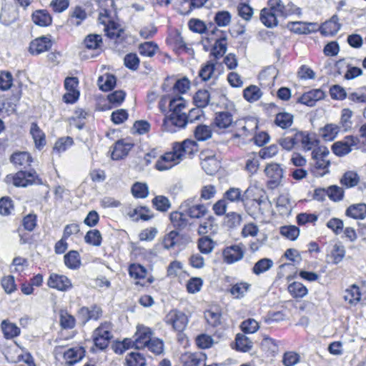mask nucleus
Masks as SVG:
<instances>
[{"instance_id":"0eeeda50","label":"nucleus","mask_w":366,"mask_h":366,"mask_svg":"<svg viewBox=\"0 0 366 366\" xmlns=\"http://www.w3.org/2000/svg\"><path fill=\"white\" fill-rule=\"evenodd\" d=\"M360 142L358 137L348 135L343 139L335 142L332 146V151L338 157H344L352 151L357 149Z\"/></svg>"},{"instance_id":"ddd939ff","label":"nucleus","mask_w":366,"mask_h":366,"mask_svg":"<svg viewBox=\"0 0 366 366\" xmlns=\"http://www.w3.org/2000/svg\"><path fill=\"white\" fill-rule=\"evenodd\" d=\"M180 209L189 217L199 219L204 217L207 209L204 204H194L193 199H188L184 201Z\"/></svg>"},{"instance_id":"39448f33","label":"nucleus","mask_w":366,"mask_h":366,"mask_svg":"<svg viewBox=\"0 0 366 366\" xmlns=\"http://www.w3.org/2000/svg\"><path fill=\"white\" fill-rule=\"evenodd\" d=\"M257 127V120L254 118L237 119L231 132L234 133V137L246 138L252 136Z\"/></svg>"},{"instance_id":"49530a36","label":"nucleus","mask_w":366,"mask_h":366,"mask_svg":"<svg viewBox=\"0 0 366 366\" xmlns=\"http://www.w3.org/2000/svg\"><path fill=\"white\" fill-rule=\"evenodd\" d=\"M274 123L282 129H287L293 123V116L288 112L278 113L275 117Z\"/></svg>"},{"instance_id":"13d9d810","label":"nucleus","mask_w":366,"mask_h":366,"mask_svg":"<svg viewBox=\"0 0 366 366\" xmlns=\"http://www.w3.org/2000/svg\"><path fill=\"white\" fill-rule=\"evenodd\" d=\"M259 154L252 153L248 155L245 164V169L252 174L257 173L259 167Z\"/></svg>"},{"instance_id":"72a5a7b5","label":"nucleus","mask_w":366,"mask_h":366,"mask_svg":"<svg viewBox=\"0 0 366 366\" xmlns=\"http://www.w3.org/2000/svg\"><path fill=\"white\" fill-rule=\"evenodd\" d=\"M277 14L269 8L262 9L260 13V20L267 27L271 28L276 26L278 24Z\"/></svg>"},{"instance_id":"4468645a","label":"nucleus","mask_w":366,"mask_h":366,"mask_svg":"<svg viewBox=\"0 0 366 366\" xmlns=\"http://www.w3.org/2000/svg\"><path fill=\"white\" fill-rule=\"evenodd\" d=\"M153 331L151 328L143 325L137 326V331L134 335V347L137 349H142L146 347L152 338Z\"/></svg>"},{"instance_id":"f704fd0d","label":"nucleus","mask_w":366,"mask_h":366,"mask_svg":"<svg viewBox=\"0 0 366 366\" xmlns=\"http://www.w3.org/2000/svg\"><path fill=\"white\" fill-rule=\"evenodd\" d=\"M169 41L170 44L174 47V49L178 53H190L192 51L190 48L187 46L183 37L179 33L172 35Z\"/></svg>"},{"instance_id":"393cba45","label":"nucleus","mask_w":366,"mask_h":366,"mask_svg":"<svg viewBox=\"0 0 366 366\" xmlns=\"http://www.w3.org/2000/svg\"><path fill=\"white\" fill-rule=\"evenodd\" d=\"M29 132L33 138L36 148L41 149L46 145V137L44 132L36 123L33 122L31 124Z\"/></svg>"},{"instance_id":"20e7f679","label":"nucleus","mask_w":366,"mask_h":366,"mask_svg":"<svg viewBox=\"0 0 366 366\" xmlns=\"http://www.w3.org/2000/svg\"><path fill=\"white\" fill-rule=\"evenodd\" d=\"M5 182L18 187H26L29 185L44 184L42 179L34 170L29 172L21 170L14 174H8L5 178Z\"/></svg>"},{"instance_id":"ea45409f","label":"nucleus","mask_w":366,"mask_h":366,"mask_svg":"<svg viewBox=\"0 0 366 366\" xmlns=\"http://www.w3.org/2000/svg\"><path fill=\"white\" fill-rule=\"evenodd\" d=\"M253 347V342L244 334L238 333L235 337V349L239 352H247Z\"/></svg>"},{"instance_id":"052dcab7","label":"nucleus","mask_w":366,"mask_h":366,"mask_svg":"<svg viewBox=\"0 0 366 366\" xmlns=\"http://www.w3.org/2000/svg\"><path fill=\"white\" fill-rule=\"evenodd\" d=\"M16 19V11L12 7H4L1 10L0 15L1 21L5 25H10Z\"/></svg>"},{"instance_id":"680f3d73","label":"nucleus","mask_w":366,"mask_h":366,"mask_svg":"<svg viewBox=\"0 0 366 366\" xmlns=\"http://www.w3.org/2000/svg\"><path fill=\"white\" fill-rule=\"evenodd\" d=\"M84 240L90 245L99 247L102 244V237L98 229H92L86 232Z\"/></svg>"},{"instance_id":"f257e3e1","label":"nucleus","mask_w":366,"mask_h":366,"mask_svg":"<svg viewBox=\"0 0 366 366\" xmlns=\"http://www.w3.org/2000/svg\"><path fill=\"white\" fill-rule=\"evenodd\" d=\"M197 143L191 139H185L182 142H175L172 151L162 155L155 164L159 171L168 170L180 163L183 159L189 157L198 152Z\"/></svg>"},{"instance_id":"2eb2a0df","label":"nucleus","mask_w":366,"mask_h":366,"mask_svg":"<svg viewBox=\"0 0 366 366\" xmlns=\"http://www.w3.org/2000/svg\"><path fill=\"white\" fill-rule=\"evenodd\" d=\"M47 285L59 291H66L72 286L71 280L67 277L56 273L50 274Z\"/></svg>"},{"instance_id":"3c124183","label":"nucleus","mask_w":366,"mask_h":366,"mask_svg":"<svg viewBox=\"0 0 366 366\" xmlns=\"http://www.w3.org/2000/svg\"><path fill=\"white\" fill-rule=\"evenodd\" d=\"M346 214L354 219H364L366 217V204H358L350 206L347 209Z\"/></svg>"},{"instance_id":"de8ad7c7","label":"nucleus","mask_w":366,"mask_h":366,"mask_svg":"<svg viewBox=\"0 0 366 366\" xmlns=\"http://www.w3.org/2000/svg\"><path fill=\"white\" fill-rule=\"evenodd\" d=\"M273 261L271 259H261L254 264L252 268V272L256 275H259L270 269L273 267Z\"/></svg>"},{"instance_id":"864d4df0","label":"nucleus","mask_w":366,"mask_h":366,"mask_svg":"<svg viewBox=\"0 0 366 366\" xmlns=\"http://www.w3.org/2000/svg\"><path fill=\"white\" fill-rule=\"evenodd\" d=\"M153 206L159 212H167L172 207L170 200L165 196L158 195L152 199Z\"/></svg>"},{"instance_id":"4be33fe9","label":"nucleus","mask_w":366,"mask_h":366,"mask_svg":"<svg viewBox=\"0 0 366 366\" xmlns=\"http://www.w3.org/2000/svg\"><path fill=\"white\" fill-rule=\"evenodd\" d=\"M51 46V41L48 38L42 36L37 38L31 42L29 51L32 54L38 55L48 51Z\"/></svg>"},{"instance_id":"7ed1b4c3","label":"nucleus","mask_w":366,"mask_h":366,"mask_svg":"<svg viewBox=\"0 0 366 366\" xmlns=\"http://www.w3.org/2000/svg\"><path fill=\"white\" fill-rule=\"evenodd\" d=\"M244 207L248 214L254 219L272 214V203L263 190L260 191L258 198L244 203Z\"/></svg>"},{"instance_id":"c03bdc74","label":"nucleus","mask_w":366,"mask_h":366,"mask_svg":"<svg viewBox=\"0 0 366 366\" xmlns=\"http://www.w3.org/2000/svg\"><path fill=\"white\" fill-rule=\"evenodd\" d=\"M360 177L357 172L354 171H347L342 177L340 182L346 187L351 188L357 186L360 182Z\"/></svg>"},{"instance_id":"423d86ee","label":"nucleus","mask_w":366,"mask_h":366,"mask_svg":"<svg viewBox=\"0 0 366 366\" xmlns=\"http://www.w3.org/2000/svg\"><path fill=\"white\" fill-rule=\"evenodd\" d=\"M92 337L94 347L97 349L103 350L107 348L112 337L111 323L107 322L102 323L94 330Z\"/></svg>"},{"instance_id":"9d476101","label":"nucleus","mask_w":366,"mask_h":366,"mask_svg":"<svg viewBox=\"0 0 366 366\" xmlns=\"http://www.w3.org/2000/svg\"><path fill=\"white\" fill-rule=\"evenodd\" d=\"M164 321L166 324L171 325L174 330L178 332L183 331L188 324L187 315L176 310H171L166 315Z\"/></svg>"},{"instance_id":"6ab92c4d","label":"nucleus","mask_w":366,"mask_h":366,"mask_svg":"<svg viewBox=\"0 0 366 366\" xmlns=\"http://www.w3.org/2000/svg\"><path fill=\"white\" fill-rule=\"evenodd\" d=\"M201 165L207 174L212 175L220 167V162L215 155H207V153H202L201 156Z\"/></svg>"},{"instance_id":"5fc2aeb1","label":"nucleus","mask_w":366,"mask_h":366,"mask_svg":"<svg viewBox=\"0 0 366 366\" xmlns=\"http://www.w3.org/2000/svg\"><path fill=\"white\" fill-rule=\"evenodd\" d=\"M74 144V140L70 137H63L59 138L54 144L53 152L61 154L67 150Z\"/></svg>"},{"instance_id":"aec40b11","label":"nucleus","mask_w":366,"mask_h":366,"mask_svg":"<svg viewBox=\"0 0 366 366\" xmlns=\"http://www.w3.org/2000/svg\"><path fill=\"white\" fill-rule=\"evenodd\" d=\"M227 50V36L222 34L214 40V44L210 51V56L214 58V61H217L222 57Z\"/></svg>"},{"instance_id":"a878e982","label":"nucleus","mask_w":366,"mask_h":366,"mask_svg":"<svg viewBox=\"0 0 366 366\" xmlns=\"http://www.w3.org/2000/svg\"><path fill=\"white\" fill-rule=\"evenodd\" d=\"M132 146L131 143H127L122 140L117 141L114 146L112 158L116 160L123 158L128 154Z\"/></svg>"},{"instance_id":"9b49d317","label":"nucleus","mask_w":366,"mask_h":366,"mask_svg":"<svg viewBox=\"0 0 366 366\" xmlns=\"http://www.w3.org/2000/svg\"><path fill=\"white\" fill-rule=\"evenodd\" d=\"M244 253V247L242 244H233L224 249L222 252L223 260L227 264H234L242 259Z\"/></svg>"},{"instance_id":"4c0bfd02","label":"nucleus","mask_w":366,"mask_h":366,"mask_svg":"<svg viewBox=\"0 0 366 366\" xmlns=\"http://www.w3.org/2000/svg\"><path fill=\"white\" fill-rule=\"evenodd\" d=\"M180 242L179 234L176 230H172L167 234L162 239V246L166 249H174Z\"/></svg>"},{"instance_id":"cd10ccee","label":"nucleus","mask_w":366,"mask_h":366,"mask_svg":"<svg viewBox=\"0 0 366 366\" xmlns=\"http://www.w3.org/2000/svg\"><path fill=\"white\" fill-rule=\"evenodd\" d=\"M1 329L6 339H12L20 335V328L8 320H4L1 323Z\"/></svg>"},{"instance_id":"7c9ffc66","label":"nucleus","mask_w":366,"mask_h":366,"mask_svg":"<svg viewBox=\"0 0 366 366\" xmlns=\"http://www.w3.org/2000/svg\"><path fill=\"white\" fill-rule=\"evenodd\" d=\"M11 162L16 166L26 168L31 165L33 159L31 154L26 152H18L14 153L11 158Z\"/></svg>"},{"instance_id":"774afa93","label":"nucleus","mask_w":366,"mask_h":366,"mask_svg":"<svg viewBox=\"0 0 366 366\" xmlns=\"http://www.w3.org/2000/svg\"><path fill=\"white\" fill-rule=\"evenodd\" d=\"M131 217L135 219H141L142 220H149L152 217L150 210L145 207H138L134 208L129 214Z\"/></svg>"},{"instance_id":"e2e57ef3","label":"nucleus","mask_w":366,"mask_h":366,"mask_svg":"<svg viewBox=\"0 0 366 366\" xmlns=\"http://www.w3.org/2000/svg\"><path fill=\"white\" fill-rule=\"evenodd\" d=\"M262 93L258 86L251 85L244 90V97L249 102H254L259 99Z\"/></svg>"},{"instance_id":"f3484780","label":"nucleus","mask_w":366,"mask_h":366,"mask_svg":"<svg viewBox=\"0 0 366 366\" xmlns=\"http://www.w3.org/2000/svg\"><path fill=\"white\" fill-rule=\"evenodd\" d=\"M297 144H300L302 149L305 152L313 150L317 147L319 141L314 137L307 132H297L296 138Z\"/></svg>"},{"instance_id":"bf43d9fd","label":"nucleus","mask_w":366,"mask_h":366,"mask_svg":"<svg viewBox=\"0 0 366 366\" xmlns=\"http://www.w3.org/2000/svg\"><path fill=\"white\" fill-rule=\"evenodd\" d=\"M99 89L104 92L112 89L116 84V78L111 74L100 76L98 79Z\"/></svg>"},{"instance_id":"2f4dec72","label":"nucleus","mask_w":366,"mask_h":366,"mask_svg":"<svg viewBox=\"0 0 366 366\" xmlns=\"http://www.w3.org/2000/svg\"><path fill=\"white\" fill-rule=\"evenodd\" d=\"M169 219L172 226L179 230L184 229L188 225V219L185 217V213L183 211H174L171 212Z\"/></svg>"},{"instance_id":"a18cd8bd","label":"nucleus","mask_w":366,"mask_h":366,"mask_svg":"<svg viewBox=\"0 0 366 366\" xmlns=\"http://www.w3.org/2000/svg\"><path fill=\"white\" fill-rule=\"evenodd\" d=\"M194 103L199 108L206 107L210 101V94L206 89H200L196 92L193 97Z\"/></svg>"},{"instance_id":"37998d69","label":"nucleus","mask_w":366,"mask_h":366,"mask_svg":"<svg viewBox=\"0 0 366 366\" xmlns=\"http://www.w3.org/2000/svg\"><path fill=\"white\" fill-rule=\"evenodd\" d=\"M127 366H146L147 361L144 356L139 352H132L126 356Z\"/></svg>"},{"instance_id":"412c9836","label":"nucleus","mask_w":366,"mask_h":366,"mask_svg":"<svg viewBox=\"0 0 366 366\" xmlns=\"http://www.w3.org/2000/svg\"><path fill=\"white\" fill-rule=\"evenodd\" d=\"M325 97V92L320 89H312L303 94L298 99V102L302 104L312 107L315 103Z\"/></svg>"},{"instance_id":"4d7b16f0","label":"nucleus","mask_w":366,"mask_h":366,"mask_svg":"<svg viewBox=\"0 0 366 366\" xmlns=\"http://www.w3.org/2000/svg\"><path fill=\"white\" fill-rule=\"evenodd\" d=\"M217 61L209 60L201 68L199 75L203 81H208L212 78Z\"/></svg>"},{"instance_id":"c85d7f7f","label":"nucleus","mask_w":366,"mask_h":366,"mask_svg":"<svg viewBox=\"0 0 366 366\" xmlns=\"http://www.w3.org/2000/svg\"><path fill=\"white\" fill-rule=\"evenodd\" d=\"M340 127L336 124H327L320 129V134L325 141L334 140L340 132Z\"/></svg>"},{"instance_id":"79ce46f5","label":"nucleus","mask_w":366,"mask_h":366,"mask_svg":"<svg viewBox=\"0 0 366 366\" xmlns=\"http://www.w3.org/2000/svg\"><path fill=\"white\" fill-rule=\"evenodd\" d=\"M34 23L40 26H46L51 24L52 19L50 14L45 10L36 11L32 14Z\"/></svg>"},{"instance_id":"6e6d98bb","label":"nucleus","mask_w":366,"mask_h":366,"mask_svg":"<svg viewBox=\"0 0 366 366\" xmlns=\"http://www.w3.org/2000/svg\"><path fill=\"white\" fill-rule=\"evenodd\" d=\"M186 101L181 96L174 97L169 102L170 112L173 113L177 112V114H186L184 111L186 109Z\"/></svg>"},{"instance_id":"58836bf2","label":"nucleus","mask_w":366,"mask_h":366,"mask_svg":"<svg viewBox=\"0 0 366 366\" xmlns=\"http://www.w3.org/2000/svg\"><path fill=\"white\" fill-rule=\"evenodd\" d=\"M343 297L350 305H356L361 299L360 288L355 285L350 286L345 290Z\"/></svg>"},{"instance_id":"c9c22d12","label":"nucleus","mask_w":366,"mask_h":366,"mask_svg":"<svg viewBox=\"0 0 366 366\" xmlns=\"http://www.w3.org/2000/svg\"><path fill=\"white\" fill-rule=\"evenodd\" d=\"M276 206L282 215L289 214L292 210L289 194L287 193L280 194L277 199Z\"/></svg>"},{"instance_id":"a211bd4d","label":"nucleus","mask_w":366,"mask_h":366,"mask_svg":"<svg viewBox=\"0 0 366 366\" xmlns=\"http://www.w3.org/2000/svg\"><path fill=\"white\" fill-rule=\"evenodd\" d=\"M85 349L82 346H75L67 349L63 355L66 363L73 365L79 362L85 355Z\"/></svg>"},{"instance_id":"bb28decb","label":"nucleus","mask_w":366,"mask_h":366,"mask_svg":"<svg viewBox=\"0 0 366 366\" xmlns=\"http://www.w3.org/2000/svg\"><path fill=\"white\" fill-rule=\"evenodd\" d=\"M251 287V285L247 282H239L232 285L229 290V294L234 299H242L248 292Z\"/></svg>"},{"instance_id":"e433bc0d","label":"nucleus","mask_w":366,"mask_h":366,"mask_svg":"<svg viewBox=\"0 0 366 366\" xmlns=\"http://www.w3.org/2000/svg\"><path fill=\"white\" fill-rule=\"evenodd\" d=\"M315 24L307 23L303 21H291L287 24V28L296 34H308L310 33L314 29Z\"/></svg>"},{"instance_id":"09e8293b","label":"nucleus","mask_w":366,"mask_h":366,"mask_svg":"<svg viewBox=\"0 0 366 366\" xmlns=\"http://www.w3.org/2000/svg\"><path fill=\"white\" fill-rule=\"evenodd\" d=\"M288 291L295 298H302L308 293L307 287L301 282H295L288 286Z\"/></svg>"},{"instance_id":"1a4fd4ad","label":"nucleus","mask_w":366,"mask_h":366,"mask_svg":"<svg viewBox=\"0 0 366 366\" xmlns=\"http://www.w3.org/2000/svg\"><path fill=\"white\" fill-rule=\"evenodd\" d=\"M188 122L187 114L171 112L169 117L164 119L163 127L167 132L173 133L177 129L184 128Z\"/></svg>"},{"instance_id":"a19ab883","label":"nucleus","mask_w":366,"mask_h":366,"mask_svg":"<svg viewBox=\"0 0 366 366\" xmlns=\"http://www.w3.org/2000/svg\"><path fill=\"white\" fill-rule=\"evenodd\" d=\"M223 197L227 202L232 203L244 202V194L242 191L237 187L229 188L223 194Z\"/></svg>"},{"instance_id":"473e14b6","label":"nucleus","mask_w":366,"mask_h":366,"mask_svg":"<svg viewBox=\"0 0 366 366\" xmlns=\"http://www.w3.org/2000/svg\"><path fill=\"white\" fill-rule=\"evenodd\" d=\"M353 112L350 109H343L341 112V116L339 122V127L342 132H348L352 129Z\"/></svg>"},{"instance_id":"0e129e2a","label":"nucleus","mask_w":366,"mask_h":366,"mask_svg":"<svg viewBox=\"0 0 366 366\" xmlns=\"http://www.w3.org/2000/svg\"><path fill=\"white\" fill-rule=\"evenodd\" d=\"M86 18V13L84 9L80 6H76L71 13L70 22L75 26H79L81 23Z\"/></svg>"},{"instance_id":"8fccbe9b","label":"nucleus","mask_w":366,"mask_h":366,"mask_svg":"<svg viewBox=\"0 0 366 366\" xmlns=\"http://www.w3.org/2000/svg\"><path fill=\"white\" fill-rule=\"evenodd\" d=\"M64 263L69 269H75L79 267L81 260L76 251L71 250L64 255Z\"/></svg>"},{"instance_id":"338daca9","label":"nucleus","mask_w":366,"mask_h":366,"mask_svg":"<svg viewBox=\"0 0 366 366\" xmlns=\"http://www.w3.org/2000/svg\"><path fill=\"white\" fill-rule=\"evenodd\" d=\"M204 317L210 325L216 327L221 322V314L217 308L209 309L204 312Z\"/></svg>"},{"instance_id":"6e6552de","label":"nucleus","mask_w":366,"mask_h":366,"mask_svg":"<svg viewBox=\"0 0 366 366\" xmlns=\"http://www.w3.org/2000/svg\"><path fill=\"white\" fill-rule=\"evenodd\" d=\"M268 6V8L272 10L274 14H277V16L287 17L294 14L301 15L300 8L291 3L285 5L282 0H269Z\"/></svg>"},{"instance_id":"c756f323","label":"nucleus","mask_w":366,"mask_h":366,"mask_svg":"<svg viewBox=\"0 0 366 366\" xmlns=\"http://www.w3.org/2000/svg\"><path fill=\"white\" fill-rule=\"evenodd\" d=\"M104 30L106 32L107 36L112 39H117L123 37L124 34V29L123 27L119 24L113 21H109V23L105 25Z\"/></svg>"},{"instance_id":"f8f14e48","label":"nucleus","mask_w":366,"mask_h":366,"mask_svg":"<svg viewBox=\"0 0 366 366\" xmlns=\"http://www.w3.org/2000/svg\"><path fill=\"white\" fill-rule=\"evenodd\" d=\"M264 172L266 176L269 179L268 186L271 189L277 187L283 177V169L281 165L277 163L267 164Z\"/></svg>"},{"instance_id":"dca6fc26","label":"nucleus","mask_w":366,"mask_h":366,"mask_svg":"<svg viewBox=\"0 0 366 366\" xmlns=\"http://www.w3.org/2000/svg\"><path fill=\"white\" fill-rule=\"evenodd\" d=\"M235 120L231 112L223 111L216 113L214 124L219 129H233Z\"/></svg>"},{"instance_id":"b1692460","label":"nucleus","mask_w":366,"mask_h":366,"mask_svg":"<svg viewBox=\"0 0 366 366\" xmlns=\"http://www.w3.org/2000/svg\"><path fill=\"white\" fill-rule=\"evenodd\" d=\"M340 27L339 18L337 15H334L329 21L322 24L320 31L325 36H333L337 33Z\"/></svg>"},{"instance_id":"603ef678","label":"nucleus","mask_w":366,"mask_h":366,"mask_svg":"<svg viewBox=\"0 0 366 366\" xmlns=\"http://www.w3.org/2000/svg\"><path fill=\"white\" fill-rule=\"evenodd\" d=\"M216 243L208 236L202 237L198 240V249L201 253L210 254L215 247Z\"/></svg>"},{"instance_id":"5701e85b","label":"nucleus","mask_w":366,"mask_h":366,"mask_svg":"<svg viewBox=\"0 0 366 366\" xmlns=\"http://www.w3.org/2000/svg\"><path fill=\"white\" fill-rule=\"evenodd\" d=\"M205 360V355L200 352H186L181 356L183 366H201L204 365Z\"/></svg>"},{"instance_id":"69168bd1","label":"nucleus","mask_w":366,"mask_h":366,"mask_svg":"<svg viewBox=\"0 0 366 366\" xmlns=\"http://www.w3.org/2000/svg\"><path fill=\"white\" fill-rule=\"evenodd\" d=\"M86 48L89 49H97L101 47L102 44V38L99 34H89L84 41Z\"/></svg>"},{"instance_id":"f03ea898","label":"nucleus","mask_w":366,"mask_h":366,"mask_svg":"<svg viewBox=\"0 0 366 366\" xmlns=\"http://www.w3.org/2000/svg\"><path fill=\"white\" fill-rule=\"evenodd\" d=\"M329 149L325 146H318L312 151V159L310 163V170L316 177H323L329 173L330 161L328 159Z\"/></svg>"}]
</instances>
